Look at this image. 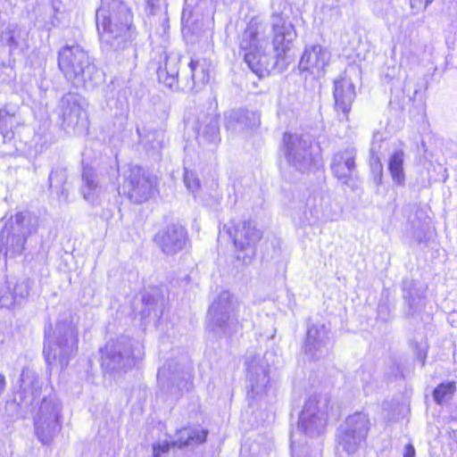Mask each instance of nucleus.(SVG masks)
<instances>
[{
	"mask_svg": "<svg viewBox=\"0 0 457 457\" xmlns=\"http://www.w3.org/2000/svg\"><path fill=\"white\" fill-rule=\"evenodd\" d=\"M369 429L368 415L363 412H355L348 416L337 429V444L347 454H353L365 442Z\"/></svg>",
	"mask_w": 457,
	"mask_h": 457,
	"instance_id": "nucleus-10",
	"label": "nucleus"
},
{
	"mask_svg": "<svg viewBox=\"0 0 457 457\" xmlns=\"http://www.w3.org/2000/svg\"><path fill=\"white\" fill-rule=\"evenodd\" d=\"M260 123L259 112L243 109L230 112L226 119V128L234 131L257 128Z\"/></svg>",
	"mask_w": 457,
	"mask_h": 457,
	"instance_id": "nucleus-24",
	"label": "nucleus"
},
{
	"mask_svg": "<svg viewBox=\"0 0 457 457\" xmlns=\"http://www.w3.org/2000/svg\"><path fill=\"white\" fill-rule=\"evenodd\" d=\"M208 327L214 333L226 337L238 331L239 323L235 318L232 295L228 291H222L210 306Z\"/></svg>",
	"mask_w": 457,
	"mask_h": 457,
	"instance_id": "nucleus-8",
	"label": "nucleus"
},
{
	"mask_svg": "<svg viewBox=\"0 0 457 457\" xmlns=\"http://www.w3.org/2000/svg\"><path fill=\"white\" fill-rule=\"evenodd\" d=\"M237 248V259L244 264H249L255 255V245L262 238L261 230L247 220L238 221L227 229Z\"/></svg>",
	"mask_w": 457,
	"mask_h": 457,
	"instance_id": "nucleus-11",
	"label": "nucleus"
},
{
	"mask_svg": "<svg viewBox=\"0 0 457 457\" xmlns=\"http://www.w3.org/2000/svg\"><path fill=\"white\" fill-rule=\"evenodd\" d=\"M136 362L134 343L128 337L108 342L101 349V367L105 373L127 372Z\"/></svg>",
	"mask_w": 457,
	"mask_h": 457,
	"instance_id": "nucleus-7",
	"label": "nucleus"
},
{
	"mask_svg": "<svg viewBox=\"0 0 457 457\" xmlns=\"http://www.w3.org/2000/svg\"><path fill=\"white\" fill-rule=\"evenodd\" d=\"M62 404L54 395L44 397L34 415L35 432L43 445H50L62 428Z\"/></svg>",
	"mask_w": 457,
	"mask_h": 457,
	"instance_id": "nucleus-6",
	"label": "nucleus"
},
{
	"mask_svg": "<svg viewBox=\"0 0 457 457\" xmlns=\"http://www.w3.org/2000/svg\"><path fill=\"white\" fill-rule=\"evenodd\" d=\"M51 7L54 12L51 22L54 26H57L61 21L59 14L63 12V4L61 0H51Z\"/></svg>",
	"mask_w": 457,
	"mask_h": 457,
	"instance_id": "nucleus-41",
	"label": "nucleus"
},
{
	"mask_svg": "<svg viewBox=\"0 0 457 457\" xmlns=\"http://www.w3.org/2000/svg\"><path fill=\"white\" fill-rule=\"evenodd\" d=\"M219 114L214 112H201L198 115L195 130L196 139L200 145H217L220 141Z\"/></svg>",
	"mask_w": 457,
	"mask_h": 457,
	"instance_id": "nucleus-22",
	"label": "nucleus"
},
{
	"mask_svg": "<svg viewBox=\"0 0 457 457\" xmlns=\"http://www.w3.org/2000/svg\"><path fill=\"white\" fill-rule=\"evenodd\" d=\"M317 201L316 197L308 200L310 216H306V219L310 224L315 223L322 218V211L320 206L317 205ZM305 215H307V212H305Z\"/></svg>",
	"mask_w": 457,
	"mask_h": 457,
	"instance_id": "nucleus-38",
	"label": "nucleus"
},
{
	"mask_svg": "<svg viewBox=\"0 0 457 457\" xmlns=\"http://www.w3.org/2000/svg\"><path fill=\"white\" fill-rule=\"evenodd\" d=\"M5 386H6L5 377H4V375L0 373V397L2 396V395L4 392Z\"/></svg>",
	"mask_w": 457,
	"mask_h": 457,
	"instance_id": "nucleus-46",
	"label": "nucleus"
},
{
	"mask_svg": "<svg viewBox=\"0 0 457 457\" xmlns=\"http://www.w3.org/2000/svg\"><path fill=\"white\" fill-rule=\"evenodd\" d=\"M32 286L33 281L29 278H21L15 283L11 282L12 294L17 303H21L29 296Z\"/></svg>",
	"mask_w": 457,
	"mask_h": 457,
	"instance_id": "nucleus-33",
	"label": "nucleus"
},
{
	"mask_svg": "<svg viewBox=\"0 0 457 457\" xmlns=\"http://www.w3.org/2000/svg\"><path fill=\"white\" fill-rule=\"evenodd\" d=\"M20 389L14 394L13 401L19 406H29L40 395L41 383L37 374L29 369L22 370L20 378Z\"/></svg>",
	"mask_w": 457,
	"mask_h": 457,
	"instance_id": "nucleus-18",
	"label": "nucleus"
},
{
	"mask_svg": "<svg viewBox=\"0 0 457 457\" xmlns=\"http://www.w3.org/2000/svg\"><path fill=\"white\" fill-rule=\"evenodd\" d=\"M158 185L159 178L156 176L145 179V201L159 195Z\"/></svg>",
	"mask_w": 457,
	"mask_h": 457,
	"instance_id": "nucleus-37",
	"label": "nucleus"
},
{
	"mask_svg": "<svg viewBox=\"0 0 457 457\" xmlns=\"http://www.w3.org/2000/svg\"><path fill=\"white\" fill-rule=\"evenodd\" d=\"M17 108L12 104L0 105V134L3 143L10 142L13 137V128L16 123Z\"/></svg>",
	"mask_w": 457,
	"mask_h": 457,
	"instance_id": "nucleus-26",
	"label": "nucleus"
},
{
	"mask_svg": "<svg viewBox=\"0 0 457 457\" xmlns=\"http://www.w3.org/2000/svg\"><path fill=\"white\" fill-rule=\"evenodd\" d=\"M403 154L402 151H396L391 154L388 162V170L392 179L397 185L404 184L403 172Z\"/></svg>",
	"mask_w": 457,
	"mask_h": 457,
	"instance_id": "nucleus-30",
	"label": "nucleus"
},
{
	"mask_svg": "<svg viewBox=\"0 0 457 457\" xmlns=\"http://www.w3.org/2000/svg\"><path fill=\"white\" fill-rule=\"evenodd\" d=\"M292 455L293 457H295V450H293Z\"/></svg>",
	"mask_w": 457,
	"mask_h": 457,
	"instance_id": "nucleus-49",
	"label": "nucleus"
},
{
	"mask_svg": "<svg viewBox=\"0 0 457 457\" xmlns=\"http://www.w3.org/2000/svg\"><path fill=\"white\" fill-rule=\"evenodd\" d=\"M208 431L197 428H182L177 430L176 439L171 441L172 446L184 448L198 445L205 442Z\"/></svg>",
	"mask_w": 457,
	"mask_h": 457,
	"instance_id": "nucleus-25",
	"label": "nucleus"
},
{
	"mask_svg": "<svg viewBox=\"0 0 457 457\" xmlns=\"http://www.w3.org/2000/svg\"><path fill=\"white\" fill-rule=\"evenodd\" d=\"M266 355L249 354L246 357L245 365L248 379V395L252 398L262 396L267 392L269 386V365Z\"/></svg>",
	"mask_w": 457,
	"mask_h": 457,
	"instance_id": "nucleus-15",
	"label": "nucleus"
},
{
	"mask_svg": "<svg viewBox=\"0 0 457 457\" xmlns=\"http://www.w3.org/2000/svg\"><path fill=\"white\" fill-rule=\"evenodd\" d=\"M355 98L354 85L350 79L342 78L334 82L335 109L341 121L348 120V114Z\"/></svg>",
	"mask_w": 457,
	"mask_h": 457,
	"instance_id": "nucleus-21",
	"label": "nucleus"
},
{
	"mask_svg": "<svg viewBox=\"0 0 457 457\" xmlns=\"http://www.w3.org/2000/svg\"><path fill=\"white\" fill-rule=\"evenodd\" d=\"M184 182L189 191L195 193L200 187L199 180L194 176L193 173L186 171Z\"/></svg>",
	"mask_w": 457,
	"mask_h": 457,
	"instance_id": "nucleus-43",
	"label": "nucleus"
},
{
	"mask_svg": "<svg viewBox=\"0 0 457 457\" xmlns=\"http://www.w3.org/2000/svg\"><path fill=\"white\" fill-rule=\"evenodd\" d=\"M96 23L101 49L106 54L125 49L134 37L132 14L123 0H101Z\"/></svg>",
	"mask_w": 457,
	"mask_h": 457,
	"instance_id": "nucleus-2",
	"label": "nucleus"
},
{
	"mask_svg": "<svg viewBox=\"0 0 457 457\" xmlns=\"http://www.w3.org/2000/svg\"><path fill=\"white\" fill-rule=\"evenodd\" d=\"M21 29L16 25H9L1 33V41L9 46L10 53H12L21 45Z\"/></svg>",
	"mask_w": 457,
	"mask_h": 457,
	"instance_id": "nucleus-32",
	"label": "nucleus"
},
{
	"mask_svg": "<svg viewBox=\"0 0 457 457\" xmlns=\"http://www.w3.org/2000/svg\"><path fill=\"white\" fill-rule=\"evenodd\" d=\"M66 181V168L62 165L53 167L48 177L49 187L61 200H67L68 198L69 193L65 187Z\"/></svg>",
	"mask_w": 457,
	"mask_h": 457,
	"instance_id": "nucleus-27",
	"label": "nucleus"
},
{
	"mask_svg": "<svg viewBox=\"0 0 457 457\" xmlns=\"http://www.w3.org/2000/svg\"><path fill=\"white\" fill-rule=\"evenodd\" d=\"M34 219L28 212H17L6 220L0 232V252L15 258L23 253L28 237L36 232Z\"/></svg>",
	"mask_w": 457,
	"mask_h": 457,
	"instance_id": "nucleus-5",
	"label": "nucleus"
},
{
	"mask_svg": "<svg viewBox=\"0 0 457 457\" xmlns=\"http://www.w3.org/2000/svg\"><path fill=\"white\" fill-rule=\"evenodd\" d=\"M137 134H138V135H139V137H140V136H141V134H140V129H139V128H137Z\"/></svg>",
	"mask_w": 457,
	"mask_h": 457,
	"instance_id": "nucleus-47",
	"label": "nucleus"
},
{
	"mask_svg": "<svg viewBox=\"0 0 457 457\" xmlns=\"http://www.w3.org/2000/svg\"><path fill=\"white\" fill-rule=\"evenodd\" d=\"M403 457H415V449L411 444H408L405 445Z\"/></svg>",
	"mask_w": 457,
	"mask_h": 457,
	"instance_id": "nucleus-45",
	"label": "nucleus"
},
{
	"mask_svg": "<svg viewBox=\"0 0 457 457\" xmlns=\"http://www.w3.org/2000/svg\"><path fill=\"white\" fill-rule=\"evenodd\" d=\"M17 304L16 300L12 294L11 282H8L6 287L0 291V307L11 308Z\"/></svg>",
	"mask_w": 457,
	"mask_h": 457,
	"instance_id": "nucleus-39",
	"label": "nucleus"
},
{
	"mask_svg": "<svg viewBox=\"0 0 457 457\" xmlns=\"http://www.w3.org/2000/svg\"><path fill=\"white\" fill-rule=\"evenodd\" d=\"M329 398L326 395H312L304 403L299 417L298 427L309 436L321 435L327 426Z\"/></svg>",
	"mask_w": 457,
	"mask_h": 457,
	"instance_id": "nucleus-9",
	"label": "nucleus"
},
{
	"mask_svg": "<svg viewBox=\"0 0 457 457\" xmlns=\"http://www.w3.org/2000/svg\"><path fill=\"white\" fill-rule=\"evenodd\" d=\"M151 14H156L161 9V0H146Z\"/></svg>",
	"mask_w": 457,
	"mask_h": 457,
	"instance_id": "nucleus-44",
	"label": "nucleus"
},
{
	"mask_svg": "<svg viewBox=\"0 0 457 457\" xmlns=\"http://www.w3.org/2000/svg\"><path fill=\"white\" fill-rule=\"evenodd\" d=\"M86 99L78 93L69 92L58 102L56 113L63 129L84 126L87 121Z\"/></svg>",
	"mask_w": 457,
	"mask_h": 457,
	"instance_id": "nucleus-14",
	"label": "nucleus"
},
{
	"mask_svg": "<svg viewBox=\"0 0 457 457\" xmlns=\"http://www.w3.org/2000/svg\"><path fill=\"white\" fill-rule=\"evenodd\" d=\"M269 23L253 18L239 38V49L253 72L262 77L285 58L297 34L283 0L272 1Z\"/></svg>",
	"mask_w": 457,
	"mask_h": 457,
	"instance_id": "nucleus-1",
	"label": "nucleus"
},
{
	"mask_svg": "<svg viewBox=\"0 0 457 457\" xmlns=\"http://www.w3.org/2000/svg\"><path fill=\"white\" fill-rule=\"evenodd\" d=\"M188 241L186 228L179 224H170L159 230L154 242L167 255H174L182 251Z\"/></svg>",
	"mask_w": 457,
	"mask_h": 457,
	"instance_id": "nucleus-16",
	"label": "nucleus"
},
{
	"mask_svg": "<svg viewBox=\"0 0 457 457\" xmlns=\"http://www.w3.org/2000/svg\"><path fill=\"white\" fill-rule=\"evenodd\" d=\"M329 337L325 325H312L308 328L304 344V353L312 360H319L328 352Z\"/></svg>",
	"mask_w": 457,
	"mask_h": 457,
	"instance_id": "nucleus-20",
	"label": "nucleus"
},
{
	"mask_svg": "<svg viewBox=\"0 0 457 457\" xmlns=\"http://www.w3.org/2000/svg\"><path fill=\"white\" fill-rule=\"evenodd\" d=\"M283 145L284 155L289 165L302 172L312 167L314 161L312 143L308 137L285 133Z\"/></svg>",
	"mask_w": 457,
	"mask_h": 457,
	"instance_id": "nucleus-12",
	"label": "nucleus"
},
{
	"mask_svg": "<svg viewBox=\"0 0 457 457\" xmlns=\"http://www.w3.org/2000/svg\"><path fill=\"white\" fill-rule=\"evenodd\" d=\"M329 58V53L320 45L307 46L298 63V70L301 74H304L305 79L307 75L319 78L322 75Z\"/></svg>",
	"mask_w": 457,
	"mask_h": 457,
	"instance_id": "nucleus-17",
	"label": "nucleus"
},
{
	"mask_svg": "<svg viewBox=\"0 0 457 457\" xmlns=\"http://www.w3.org/2000/svg\"><path fill=\"white\" fill-rule=\"evenodd\" d=\"M147 112L160 119H164L167 116V104L164 94L161 92L150 94Z\"/></svg>",
	"mask_w": 457,
	"mask_h": 457,
	"instance_id": "nucleus-31",
	"label": "nucleus"
},
{
	"mask_svg": "<svg viewBox=\"0 0 457 457\" xmlns=\"http://www.w3.org/2000/svg\"><path fill=\"white\" fill-rule=\"evenodd\" d=\"M188 372L184 364H179L174 361H170L159 369L157 378L160 382L170 381L172 384L177 383L179 379H186Z\"/></svg>",
	"mask_w": 457,
	"mask_h": 457,
	"instance_id": "nucleus-29",
	"label": "nucleus"
},
{
	"mask_svg": "<svg viewBox=\"0 0 457 457\" xmlns=\"http://www.w3.org/2000/svg\"><path fill=\"white\" fill-rule=\"evenodd\" d=\"M356 149L346 147L337 151L332 158L330 169L333 175L343 184L347 185L348 181L356 172Z\"/></svg>",
	"mask_w": 457,
	"mask_h": 457,
	"instance_id": "nucleus-19",
	"label": "nucleus"
},
{
	"mask_svg": "<svg viewBox=\"0 0 457 457\" xmlns=\"http://www.w3.org/2000/svg\"><path fill=\"white\" fill-rule=\"evenodd\" d=\"M179 58L176 54H167L164 47L158 46L151 53L148 71H154L159 83L172 90L179 88Z\"/></svg>",
	"mask_w": 457,
	"mask_h": 457,
	"instance_id": "nucleus-13",
	"label": "nucleus"
},
{
	"mask_svg": "<svg viewBox=\"0 0 457 457\" xmlns=\"http://www.w3.org/2000/svg\"><path fill=\"white\" fill-rule=\"evenodd\" d=\"M163 295L159 288L154 289V294H148V296L145 295V305L148 306V312H154L157 316L161 312V309L163 304Z\"/></svg>",
	"mask_w": 457,
	"mask_h": 457,
	"instance_id": "nucleus-36",
	"label": "nucleus"
},
{
	"mask_svg": "<svg viewBox=\"0 0 457 457\" xmlns=\"http://www.w3.org/2000/svg\"><path fill=\"white\" fill-rule=\"evenodd\" d=\"M45 332L43 354L46 363L58 361L61 369L65 368L78 350V333L71 318L66 314L60 316L52 335L46 329Z\"/></svg>",
	"mask_w": 457,
	"mask_h": 457,
	"instance_id": "nucleus-4",
	"label": "nucleus"
},
{
	"mask_svg": "<svg viewBox=\"0 0 457 457\" xmlns=\"http://www.w3.org/2000/svg\"><path fill=\"white\" fill-rule=\"evenodd\" d=\"M135 170H137V173H140V168L132 169L130 170L129 178L127 180V185L124 186V188L128 187V195L131 201L140 204L141 203V200H140L141 179H140V176L132 177Z\"/></svg>",
	"mask_w": 457,
	"mask_h": 457,
	"instance_id": "nucleus-34",
	"label": "nucleus"
},
{
	"mask_svg": "<svg viewBox=\"0 0 457 457\" xmlns=\"http://www.w3.org/2000/svg\"><path fill=\"white\" fill-rule=\"evenodd\" d=\"M170 446H172L171 442L169 443L168 441L154 444L153 445V457H162L169 452Z\"/></svg>",
	"mask_w": 457,
	"mask_h": 457,
	"instance_id": "nucleus-42",
	"label": "nucleus"
},
{
	"mask_svg": "<svg viewBox=\"0 0 457 457\" xmlns=\"http://www.w3.org/2000/svg\"><path fill=\"white\" fill-rule=\"evenodd\" d=\"M456 391L455 382L450 381L438 385L433 391V398L437 404H442L452 398Z\"/></svg>",
	"mask_w": 457,
	"mask_h": 457,
	"instance_id": "nucleus-35",
	"label": "nucleus"
},
{
	"mask_svg": "<svg viewBox=\"0 0 457 457\" xmlns=\"http://www.w3.org/2000/svg\"><path fill=\"white\" fill-rule=\"evenodd\" d=\"M418 93V89H414V95Z\"/></svg>",
	"mask_w": 457,
	"mask_h": 457,
	"instance_id": "nucleus-48",
	"label": "nucleus"
},
{
	"mask_svg": "<svg viewBox=\"0 0 457 457\" xmlns=\"http://www.w3.org/2000/svg\"><path fill=\"white\" fill-rule=\"evenodd\" d=\"M102 192L103 186L96 170L91 167H84L80 187L83 198L92 204H96Z\"/></svg>",
	"mask_w": 457,
	"mask_h": 457,
	"instance_id": "nucleus-23",
	"label": "nucleus"
},
{
	"mask_svg": "<svg viewBox=\"0 0 457 457\" xmlns=\"http://www.w3.org/2000/svg\"><path fill=\"white\" fill-rule=\"evenodd\" d=\"M58 68L75 87L94 86L99 71L88 53L79 45H65L58 51Z\"/></svg>",
	"mask_w": 457,
	"mask_h": 457,
	"instance_id": "nucleus-3",
	"label": "nucleus"
},
{
	"mask_svg": "<svg viewBox=\"0 0 457 457\" xmlns=\"http://www.w3.org/2000/svg\"><path fill=\"white\" fill-rule=\"evenodd\" d=\"M189 68L192 74V83L188 88L197 90L208 83L210 79V63L205 60H191Z\"/></svg>",
	"mask_w": 457,
	"mask_h": 457,
	"instance_id": "nucleus-28",
	"label": "nucleus"
},
{
	"mask_svg": "<svg viewBox=\"0 0 457 457\" xmlns=\"http://www.w3.org/2000/svg\"><path fill=\"white\" fill-rule=\"evenodd\" d=\"M404 298L409 305L408 314L410 315L413 314V312H415L418 310L419 306L421 304L423 301L419 295H413L411 292L405 295Z\"/></svg>",
	"mask_w": 457,
	"mask_h": 457,
	"instance_id": "nucleus-40",
	"label": "nucleus"
}]
</instances>
